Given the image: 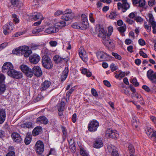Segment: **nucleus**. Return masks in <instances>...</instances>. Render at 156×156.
Here are the masks:
<instances>
[{"mask_svg":"<svg viewBox=\"0 0 156 156\" xmlns=\"http://www.w3.org/2000/svg\"><path fill=\"white\" fill-rule=\"evenodd\" d=\"M42 63L43 66L45 68L49 69L53 67V64L50 58L46 56H44L42 59Z\"/></svg>","mask_w":156,"mask_h":156,"instance_id":"f257e3e1","label":"nucleus"},{"mask_svg":"<svg viewBox=\"0 0 156 156\" xmlns=\"http://www.w3.org/2000/svg\"><path fill=\"white\" fill-rule=\"evenodd\" d=\"M99 126V122L96 120H92L90 121L88 125V130L90 132H94L97 130Z\"/></svg>","mask_w":156,"mask_h":156,"instance_id":"f03ea898","label":"nucleus"},{"mask_svg":"<svg viewBox=\"0 0 156 156\" xmlns=\"http://www.w3.org/2000/svg\"><path fill=\"white\" fill-rule=\"evenodd\" d=\"M7 74L8 76L14 79H19L23 77V74L21 72L17 71L13 69L11 71H8Z\"/></svg>","mask_w":156,"mask_h":156,"instance_id":"7ed1b4c3","label":"nucleus"},{"mask_svg":"<svg viewBox=\"0 0 156 156\" xmlns=\"http://www.w3.org/2000/svg\"><path fill=\"white\" fill-rule=\"evenodd\" d=\"M65 13L61 17V19L66 21L70 20L73 18L75 15L72 12L70 9H66Z\"/></svg>","mask_w":156,"mask_h":156,"instance_id":"20e7f679","label":"nucleus"},{"mask_svg":"<svg viewBox=\"0 0 156 156\" xmlns=\"http://www.w3.org/2000/svg\"><path fill=\"white\" fill-rule=\"evenodd\" d=\"M118 136L117 131L115 130H113L109 128L105 132V136L107 138H112L115 139L117 138Z\"/></svg>","mask_w":156,"mask_h":156,"instance_id":"39448f33","label":"nucleus"},{"mask_svg":"<svg viewBox=\"0 0 156 156\" xmlns=\"http://www.w3.org/2000/svg\"><path fill=\"white\" fill-rule=\"evenodd\" d=\"M29 47L27 46H20L12 51L13 54L17 55H21L23 54L28 49Z\"/></svg>","mask_w":156,"mask_h":156,"instance_id":"423d86ee","label":"nucleus"},{"mask_svg":"<svg viewBox=\"0 0 156 156\" xmlns=\"http://www.w3.org/2000/svg\"><path fill=\"white\" fill-rule=\"evenodd\" d=\"M147 75L152 83H156V72H154L152 69H150L147 72Z\"/></svg>","mask_w":156,"mask_h":156,"instance_id":"0eeeda50","label":"nucleus"},{"mask_svg":"<svg viewBox=\"0 0 156 156\" xmlns=\"http://www.w3.org/2000/svg\"><path fill=\"white\" fill-rule=\"evenodd\" d=\"M14 68L12 64L10 62H6L4 63L2 67V71L3 73H5L11 71Z\"/></svg>","mask_w":156,"mask_h":156,"instance_id":"6e6552de","label":"nucleus"},{"mask_svg":"<svg viewBox=\"0 0 156 156\" xmlns=\"http://www.w3.org/2000/svg\"><path fill=\"white\" fill-rule=\"evenodd\" d=\"M79 55L82 60L85 62L87 61V55L83 47H80L79 49Z\"/></svg>","mask_w":156,"mask_h":156,"instance_id":"1a4fd4ad","label":"nucleus"},{"mask_svg":"<svg viewBox=\"0 0 156 156\" xmlns=\"http://www.w3.org/2000/svg\"><path fill=\"white\" fill-rule=\"evenodd\" d=\"M40 56L36 54H34L30 56L29 58L30 62L34 64H36L40 60Z\"/></svg>","mask_w":156,"mask_h":156,"instance_id":"9d476101","label":"nucleus"},{"mask_svg":"<svg viewBox=\"0 0 156 156\" xmlns=\"http://www.w3.org/2000/svg\"><path fill=\"white\" fill-rule=\"evenodd\" d=\"M95 30L98 37H102L105 36V32L102 26L100 25L97 26Z\"/></svg>","mask_w":156,"mask_h":156,"instance_id":"9b49d317","label":"nucleus"},{"mask_svg":"<svg viewBox=\"0 0 156 156\" xmlns=\"http://www.w3.org/2000/svg\"><path fill=\"white\" fill-rule=\"evenodd\" d=\"M12 23H7L4 27L3 33L5 35H7L13 29V27L12 25Z\"/></svg>","mask_w":156,"mask_h":156,"instance_id":"f8f14e48","label":"nucleus"},{"mask_svg":"<svg viewBox=\"0 0 156 156\" xmlns=\"http://www.w3.org/2000/svg\"><path fill=\"white\" fill-rule=\"evenodd\" d=\"M118 9H122V11L123 12H125L130 8V5L128 3L122 4L121 2L117 3Z\"/></svg>","mask_w":156,"mask_h":156,"instance_id":"ddd939ff","label":"nucleus"},{"mask_svg":"<svg viewBox=\"0 0 156 156\" xmlns=\"http://www.w3.org/2000/svg\"><path fill=\"white\" fill-rule=\"evenodd\" d=\"M81 18L82 23H81L83 25L82 27V28L83 29H86L88 25L87 16L84 14H82Z\"/></svg>","mask_w":156,"mask_h":156,"instance_id":"4468645a","label":"nucleus"},{"mask_svg":"<svg viewBox=\"0 0 156 156\" xmlns=\"http://www.w3.org/2000/svg\"><path fill=\"white\" fill-rule=\"evenodd\" d=\"M51 83L49 81L46 80L43 82L41 84V87L39 89L41 91L46 90L50 86Z\"/></svg>","mask_w":156,"mask_h":156,"instance_id":"2eb2a0df","label":"nucleus"},{"mask_svg":"<svg viewBox=\"0 0 156 156\" xmlns=\"http://www.w3.org/2000/svg\"><path fill=\"white\" fill-rule=\"evenodd\" d=\"M12 137L14 141L17 143H20L22 141L21 136L19 134L16 133H13L12 135Z\"/></svg>","mask_w":156,"mask_h":156,"instance_id":"dca6fc26","label":"nucleus"},{"mask_svg":"<svg viewBox=\"0 0 156 156\" xmlns=\"http://www.w3.org/2000/svg\"><path fill=\"white\" fill-rule=\"evenodd\" d=\"M102 42L106 46H110L113 43L112 41L105 35L102 37Z\"/></svg>","mask_w":156,"mask_h":156,"instance_id":"f3484780","label":"nucleus"},{"mask_svg":"<svg viewBox=\"0 0 156 156\" xmlns=\"http://www.w3.org/2000/svg\"><path fill=\"white\" fill-rule=\"evenodd\" d=\"M106 151L111 153L112 156H119L115 147H107Z\"/></svg>","mask_w":156,"mask_h":156,"instance_id":"a211bd4d","label":"nucleus"},{"mask_svg":"<svg viewBox=\"0 0 156 156\" xmlns=\"http://www.w3.org/2000/svg\"><path fill=\"white\" fill-rule=\"evenodd\" d=\"M33 74L35 76L39 77L42 75V72L41 68L38 66H34L33 68Z\"/></svg>","mask_w":156,"mask_h":156,"instance_id":"6ab92c4d","label":"nucleus"},{"mask_svg":"<svg viewBox=\"0 0 156 156\" xmlns=\"http://www.w3.org/2000/svg\"><path fill=\"white\" fill-rule=\"evenodd\" d=\"M36 122L38 123H43L44 124H47L48 122V119L44 116H41L36 119Z\"/></svg>","mask_w":156,"mask_h":156,"instance_id":"aec40b11","label":"nucleus"},{"mask_svg":"<svg viewBox=\"0 0 156 156\" xmlns=\"http://www.w3.org/2000/svg\"><path fill=\"white\" fill-rule=\"evenodd\" d=\"M105 55L109 56L107 54L102 51H98L96 53L97 57L100 61H102L105 58Z\"/></svg>","mask_w":156,"mask_h":156,"instance_id":"412c9836","label":"nucleus"},{"mask_svg":"<svg viewBox=\"0 0 156 156\" xmlns=\"http://www.w3.org/2000/svg\"><path fill=\"white\" fill-rule=\"evenodd\" d=\"M58 31V28L55 27H51L46 28L45 30V32L48 34H51L55 33Z\"/></svg>","mask_w":156,"mask_h":156,"instance_id":"4be33fe9","label":"nucleus"},{"mask_svg":"<svg viewBox=\"0 0 156 156\" xmlns=\"http://www.w3.org/2000/svg\"><path fill=\"white\" fill-rule=\"evenodd\" d=\"M31 19L35 21L38 20H42L44 19V18L40 13L36 12L34 13L32 15Z\"/></svg>","mask_w":156,"mask_h":156,"instance_id":"5701e85b","label":"nucleus"},{"mask_svg":"<svg viewBox=\"0 0 156 156\" xmlns=\"http://www.w3.org/2000/svg\"><path fill=\"white\" fill-rule=\"evenodd\" d=\"M148 16L149 17V22L151 24L152 28H156V23L154 20V17L151 13H149Z\"/></svg>","mask_w":156,"mask_h":156,"instance_id":"b1692460","label":"nucleus"},{"mask_svg":"<svg viewBox=\"0 0 156 156\" xmlns=\"http://www.w3.org/2000/svg\"><path fill=\"white\" fill-rule=\"evenodd\" d=\"M6 113L3 109L0 110V124H2L5 121L6 118Z\"/></svg>","mask_w":156,"mask_h":156,"instance_id":"393cba45","label":"nucleus"},{"mask_svg":"<svg viewBox=\"0 0 156 156\" xmlns=\"http://www.w3.org/2000/svg\"><path fill=\"white\" fill-rule=\"evenodd\" d=\"M42 129L41 127H36L33 129L32 132V134L34 136L37 135L42 132Z\"/></svg>","mask_w":156,"mask_h":156,"instance_id":"a878e982","label":"nucleus"},{"mask_svg":"<svg viewBox=\"0 0 156 156\" xmlns=\"http://www.w3.org/2000/svg\"><path fill=\"white\" fill-rule=\"evenodd\" d=\"M69 72V69L68 67H66L64 70L63 71L61 76V80L62 81L65 80Z\"/></svg>","mask_w":156,"mask_h":156,"instance_id":"bb28decb","label":"nucleus"},{"mask_svg":"<svg viewBox=\"0 0 156 156\" xmlns=\"http://www.w3.org/2000/svg\"><path fill=\"white\" fill-rule=\"evenodd\" d=\"M53 59L56 63H58L61 62L63 60H68V58H63L61 57L59 55H57L53 57Z\"/></svg>","mask_w":156,"mask_h":156,"instance_id":"cd10ccee","label":"nucleus"},{"mask_svg":"<svg viewBox=\"0 0 156 156\" xmlns=\"http://www.w3.org/2000/svg\"><path fill=\"white\" fill-rule=\"evenodd\" d=\"M20 126L21 127L23 128H30L33 127L32 122H27L21 124Z\"/></svg>","mask_w":156,"mask_h":156,"instance_id":"c85d7f7f","label":"nucleus"},{"mask_svg":"<svg viewBox=\"0 0 156 156\" xmlns=\"http://www.w3.org/2000/svg\"><path fill=\"white\" fill-rule=\"evenodd\" d=\"M132 125L135 128H137L139 124L138 119L135 117L133 118L132 120Z\"/></svg>","mask_w":156,"mask_h":156,"instance_id":"c756f323","label":"nucleus"},{"mask_svg":"<svg viewBox=\"0 0 156 156\" xmlns=\"http://www.w3.org/2000/svg\"><path fill=\"white\" fill-rule=\"evenodd\" d=\"M42 44H32L30 45L31 48L33 50H35L38 49H41L43 47Z\"/></svg>","mask_w":156,"mask_h":156,"instance_id":"7c9ffc66","label":"nucleus"},{"mask_svg":"<svg viewBox=\"0 0 156 156\" xmlns=\"http://www.w3.org/2000/svg\"><path fill=\"white\" fill-rule=\"evenodd\" d=\"M20 69L24 73L29 71H30L32 69L29 68L28 66L25 65H22L20 67Z\"/></svg>","mask_w":156,"mask_h":156,"instance_id":"2f4dec72","label":"nucleus"},{"mask_svg":"<svg viewBox=\"0 0 156 156\" xmlns=\"http://www.w3.org/2000/svg\"><path fill=\"white\" fill-rule=\"evenodd\" d=\"M20 69L24 73L29 71H30L32 69L29 68L28 66L25 65H22L20 67Z\"/></svg>","mask_w":156,"mask_h":156,"instance_id":"473e14b6","label":"nucleus"},{"mask_svg":"<svg viewBox=\"0 0 156 156\" xmlns=\"http://www.w3.org/2000/svg\"><path fill=\"white\" fill-rule=\"evenodd\" d=\"M20 69L24 73L29 71H30L32 69L29 68L28 66L25 65H22L20 67Z\"/></svg>","mask_w":156,"mask_h":156,"instance_id":"72a5a7b5","label":"nucleus"},{"mask_svg":"<svg viewBox=\"0 0 156 156\" xmlns=\"http://www.w3.org/2000/svg\"><path fill=\"white\" fill-rule=\"evenodd\" d=\"M83 25L81 23L79 24V23H75L72 25V27L76 29H80L82 30H85L86 29H83L82 28Z\"/></svg>","mask_w":156,"mask_h":156,"instance_id":"f704fd0d","label":"nucleus"},{"mask_svg":"<svg viewBox=\"0 0 156 156\" xmlns=\"http://www.w3.org/2000/svg\"><path fill=\"white\" fill-rule=\"evenodd\" d=\"M14 149L13 147H9L8 149L9 151L6 156H15V153L13 151Z\"/></svg>","mask_w":156,"mask_h":156,"instance_id":"c9c22d12","label":"nucleus"},{"mask_svg":"<svg viewBox=\"0 0 156 156\" xmlns=\"http://www.w3.org/2000/svg\"><path fill=\"white\" fill-rule=\"evenodd\" d=\"M94 146H103V143L101 139H97L94 144Z\"/></svg>","mask_w":156,"mask_h":156,"instance_id":"e433bc0d","label":"nucleus"},{"mask_svg":"<svg viewBox=\"0 0 156 156\" xmlns=\"http://www.w3.org/2000/svg\"><path fill=\"white\" fill-rule=\"evenodd\" d=\"M80 153L83 156H88V152L82 147L80 148Z\"/></svg>","mask_w":156,"mask_h":156,"instance_id":"4c0bfd02","label":"nucleus"},{"mask_svg":"<svg viewBox=\"0 0 156 156\" xmlns=\"http://www.w3.org/2000/svg\"><path fill=\"white\" fill-rule=\"evenodd\" d=\"M65 104L64 102H61L57 105V108L58 111H63L64 108Z\"/></svg>","mask_w":156,"mask_h":156,"instance_id":"58836bf2","label":"nucleus"},{"mask_svg":"<svg viewBox=\"0 0 156 156\" xmlns=\"http://www.w3.org/2000/svg\"><path fill=\"white\" fill-rule=\"evenodd\" d=\"M66 22L64 21H61L55 24V26H58L60 27H65L66 26Z\"/></svg>","mask_w":156,"mask_h":156,"instance_id":"ea45409f","label":"nucleus"},{"mask_svg":"<svg viewBox=\"0 0 156 156\" xmlns=\"http://www.w3.org/2000/svg\"><path fill=\"white\" fill-rule=\"evenodd\" d=\"M44 150V147H37L36 149V152L38 154H41Z\"/></svg>","mask_w":156,"mask_h":156,"instance_id":"a19ab883","label":"nucleus"},{"mask_svg":"<svg viewBox=\"0 0 156 156\" xmlns=\"http://www.w3.org/2000/svg\"><path fill=\"white\" fill-rule=\"evenodd\" d=\"M44 29L43 27H37L34 30L33 32L34 33H38L42 31Z\"/></svg>","mask_w":156,"mask_h":156,"instance_id":"79ce46f5","label":"nucleus"},{"mask_svg":"<svg viewBox=\"0 0 156 156\" xmlns=\"http://www.w3.org/2000/svg\"><path fill=\"white\" fill-rule=\"evenodd\" d=\"M146 133L148 136H150L151 133L153 132V129L150 127H147L145 129Z\"/></svg>","mask_w":156,"mask_h":156,"instance_id":"37998d69","label":"nucleus"},{"mask_svg":"<svg viewBox=\"0 0 156 156\" xmlns=\"http://www.w3.org/2000/svg\"><path fill=\"white\" fill-rule=\"evenodd\" d=\"M6 90V87L5 84H0V94L3 93Z\"/></svg>","mask_w":156,"mask_h":156,"instance_id":"c03bdc74","label":"nucleus"},{"mask_svg":"<svg viewBox=\"0 0 156 156\" xmlns=\"http://www.w3.org/2000/svg\"><path fill=\"white\" fill-rule=\"evenodd\" d=\"M29 47L28 48V49L27 50V51L23 53L24 56L26 57H28L32 53V51L31 50L29 49Z\"/></svg>","mask_w":156,"mask_h":156,"instance_id":"a18cd8bd","label":"nucleus"},{"mask_svg":"<svg viewBox=\"0 0 156 156\" xmlns=\"http://www.w3.org/2000/svg\"><path fill=\"white\" fill-rule=\"evenodd\" d=\"M11 2L14 7H17L19 4L18 0H11Z\"/></svg>","mask_w":156,"mask_h":156,"instance_id":"49530a36","label":"nucleus"},{"mask_svg":"<svg viewBox=\"0 0 156 156\" xmlns=\"http://www.w3.org/2000/svg\"><path fill=\"white\" fill-rule=\"evenodd\" d=\"M31 141V138L30 136H27L25 139L24 142L25 144L27 145L29 144Z\"/></svg>","mask_w":156,"mask_h":156,"instance_id":"de8ad7c7","label":"nucleus"},{"mask_svg":"<svg viewBox=\"0 0 156 156\" xmlns=\"http://www.w3.org/2000/svg\"><path fill=\"white\" fill-rule=\"evenodd\" d=\"M118 29L120 33H123L126 30V25H124L122 26L119 27L118 28Z\"/></svg>","mask_w":156,"mask_h":156,"instance_id":"09e8293b","label":"nucleus"},{"mask_svg":"<svg viewBox=\"0 0 156 156\" xmlns=\"http://www.w3.org/2000/svg\"><path fill=\"white\" fill-rule=\"evenodd\" d=\"M117 15L116 13L115 12H111L109 15V17L110 19H115Z\"/></svg>","mask_w":156,"mask_h":156,"instance_id":"8fccbe9b","label":"nucleus"},{"mask_svg":"<svg viewBox=\"0 0 156 156\" xmlns=\"http://www.w3.org/2000/svg\"><path fill=\"white\" fill-rule=\"evenodd\" d=\"M139 6L140 7H141L145 6L146 4V2L145 0H139Z\"/></svg>","mask_w":156,"mask_h":156,"instance_id":"3c124183","label":"nucleus"},{"mask_svg":"<svg viewBox=\"0 0 156 156\" xmlns=\"http://www.w3.org/2000/svg\"><path fill=\"white\" fill-rule=\"evenodd\" d=\"M110 67L112 72H113L118 69V67L114 64L112 63L110 65Z\"/></svg>","mask_w":156,"mask_h":156,"instance_id":"603ef678","label":"nucleus"},{"mask_svg":"<svg viewBox=\"0 0 156 156\" xmlns=\"http://www.w3.org/2000/svg\"><path fill=\"white\" fill-rule=\"evenodd\" d=\"M25 74L29 77H31L33 76V72L32 70L26 72Z\"/></svg>","mask_w":156,"mask_h":156,"instance_id":"864d4df0","label":"nucleus"},{"mask_svg":"<svg viewBox=\"0 0 156 156\" xmlns=\"http://www.w3.org/2000/svg\"><path fill=\"white\" fill-rule=\"evenodd\" d=\"M135 20L137 22L141 23L143 21V19L139 16H136L135 18Z\"/></svg>","mask_w":156,"mask_h":156,"instance_id":"5fc2aeb1","label":"nucleus"},{"mask_svg":"<svg viewBox=\"0 0 156 156\" xmlns=\"http://www.w3.org/2000/svg\"><path fill=\"white\" fill-rule=\"evenodd\" d=\"M112 55L113 56H114L116 58L119 60H120L122 58L121 56L116 53L112 52Z\"/></svg>","mask_w":156,"mask_h":156,"instance_id":"6e6d98bb","label":"nucleus"},{"mask_svg":"<svg viewBox=\"0 0 156 156\" xmlns=\"http://www.w3.org/2000/svg\"><path fill=\"white\" fill-rule=\"evenodd\" d=\"M12 17L13 18V21L16 23H18L19 22V19L17 17V16L15 14L12 15Z\"/></svg>","mask_w":156,"mask_h":156,"instance_id":"4d7b16f0","label":"nucleus"},{"mask_svg":"<svg viewBox=\"0 0 156 156\" xmlns=\"http://www.w3.org/2000/svg\"><path fill=\"white\" fill-rule=\"evenodd\" d=\"M35 146H44V143L41 140H38L36 142Z\"/></svg>","mask_w":156,"mask_h":156,"instance_id":"13d9d810","label":"nucleus"},{"mask_svg":"<svg viewBox=\"0 0 156 156\" xmlns=\"http://www.w3.org/2000/svg\"><path fill=\"white\" fill-rule=\"evenodd\" d=\"M62 129L63 133V138H66V135H67V133L66 131V128L64 127H62Z\"/></svg>","mask_w":156,"mask_h":156,"instance_id":"bf43d9fd","label":"nucleus"},{"mask_svg":"<svg viewBox=\"0 0 156 156\" xmlns=\"http://www.w3.org/2000/svg\"><path fill=\"white\" fill-rule=\"evenodd\" d=\"M5 78V76L3 74L0 73V83L3 82Z\"/></svg>","mask_w":156,"mask_h":156,"instance_id":"052dcab7","label":"nucleus"},{"mask_svg":"<svg viewBox=\"0 0 156 156\" xmlns=\"http://www.w3.org/2000/svg\"><path fill=\"white\" fill-rule=\"evenodd\" d=\"M144 27L148 32H150L151 31V26H149L147 24H144Z\"/></svg>","mask_w":156,"mask_h":156,"instance_id":"680f3d73","label":"nucleus"},{"mask_svg":"<svg viewBox=\"0 0 156 156\" xmlns=\"http://www.w3.org/2000/svg\"><path fill=\"white\" fill-rule=\"evenodd\" d=\"M131 82L135 87L138 86L139 85V83L136 79H133Z\"/></svg>","mask_w":156,"mask_h":156,"instance_id":"e2e57ef3","label":"nucleus"},{"mask_svg":"<svg viewBox=\"0 0 156 156\" xmlns=\"http://www.w3.org/2000/svg\"><path fill=\"white\" fill-rule=\"evenodd\" d=\"M49 44L52 47H55L57 44V42L55 41H51L49 42Z\"/></svg>","mask_w":156,"mask_h":156,"instance_id":"0e129e2a","label":"nucleus"},{"mask_svg":"<svg viewBox=\"0 0 156 156\" xmlns=\"http://www.w3.org/2000/svg\"><path fill=\"white\" fill-rule=\"evenodd\" d=\"M91 93L94 96H98V94L96 90L92 88L91 90Z\"/></svg>","mask_w":156,"mask_h":156,"instance_id":"69168bd1","label":"nucleus"},{"mask_svg":"<svg viewBox=\"0 0 156 156\" xmlns=\"http://www.w3.org/2000/svg\"><path fill=\"white\" fill-rule=\"evenodd\" d=\"M126 22L129 24H132L134 23V21L129 18H126Z\"/></svg>","mask_w":156,"mask_h":156,"instance_id":"338daca9","label":"nucleus"},{"mask_svg":"<svg viewBox=\"0 0 156 156\" xmlns=\"http://www.w3.org/2000/svg\"><path fill=\"white\" fill-rule=\"evenodd\" d=\"M151 120L153 122L156 126V117L153 116H151L150 117Z\"/></svg>","mask_w":156,"mask_h":156,"instance_id":"774afa93","label":"nucleus"}]
</instances>
